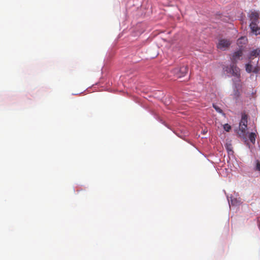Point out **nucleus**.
<instances>
[{
  "instance_id": "nucleus-1",
  "label": "nucleus",
  "mask_w": 260,
  "mask_h": 260,
  "mask_svg": "<svg viewBox=\"0 0 260 260\" xmlns=\"http://www.w3.org/2000/svg\"><path fill=\"white\" fill-rule=\"evenodd\" d=\"M231 43L232 42L230 40L225 39H220L217 45V47L219 49L225 50L230 47Z\"/></svg>"
},
{
  "instance_id": "nucleus-2",
  "label": "nucleus",
  "mask_w": 260,
  "mask_h": 260,
  "mask_svg": "<svg viewBox=\"0 0 260 260\" xmlns=\"http://www.w3.org/2000/svg\"><path fill=\"white\" fill-rule=\"evenodd\" d=\"M247 115L243 113L242 115V118L239 124V128L243 133H245L247 127Z\"/></svg>"
},
{
  "instance_id": "nucleus-3",
  "label": "nucleus",
  "mask_w": 260,
  "mask_h": 260,
  "mask_svg": "<svg viewBox=\"0 0 260 260\" xmlns=\"http://www.w3.org/2000/svg\"><path fill=\"white\" fill-rule=\"evenodd\" d=\"M243 54V50L241 49L234 52L231 58L232 62L237 63L238 60L242 59Z\"/></svg>"
},
{
  "instance_id": "nucleus-4",
  "label": "nucleus",
  "mask_w": 260,
  "mask_h": 260,
  "mask_svg": "<svg viewBox=\"0 0 260 260\" xmlns=\"http://www.w3.org/2000/svg\"><path fill=\"white\" fill-rule=\"evenodd\" d=\"M240 69L236 66V63H232L230 65V72L238 78L240 77Z\"/></svg>"
},
{
  "instance_id": "nucleus-5",
  "label": "nucleus",
  "mask_w": 260,
  "mask_h": 260,
  "mask_svg": "<svg viewBox=\"0 0 260 260\" xmlns=\"http://www.w3.org/2000/svg\"><path fill=\"white\" fill-rule=\"evenodd\" d=\"M249 17L251 21L250 23L258 24L259 23V14L257 12H251L249 14Z\"/></svg>"
},
{
  "instance_id": "nucleus-6",
  "label": "nucleus",
  "mask_w": 260,
  "mask_h": 260,
  "mask_svg": "<svg viewBox=\"0 0 260 260\" xmlns=\"http://www.w3.org/2000/svg\"><path fill=\"white\" fill-rule=\"evenodd\" d=\"M250 27L251 29V31L255 34V35H257L260 34V27L257 26V24H250Z\"/></svg>"
},
{
  "instance_id": "nucleus-7",
  "label": "nucleus",
  "mask_w": 260,
  "mask_h": 260,
  "mask_svg": "<svg viewBox=\"0 0 260 260\" xmlns=\"http://www.w3.org/2000/svg\"><path fill=\"white\" fill-rule=\"evenodd\" d=\"M188 72V68L187 66H182L180 68L179 73H178V77L180 78L184 76Z\"/></svg>"
},
{
  "instance_id": "nucleus-8",
  "label": "nucleus",
  "mask_w": 260,
  "mask_h": 260,
  "mask_svg": "<svg viewBox=\"0 0 260 260\" xmlns=\"http://www.w3.org/2000/svg\"><path fill=\"white\" fill-rule=\"evenodd\" d=\"M247 42V39L245 37H241L237 41V44L242 47V44H245Z\"/></svg>"
},
{
  "instance_id": "nucleus-9",
  "label": "nucleus",
  "mask_w": 260,
  "mask_h": 260,
  "mask_svg": "<svg viewBox=\"0 0 260 260\" xmlns=\"http://www.w3.org/2000/svg\"><path fill=\"white\" fill-rule=\"evenodd\" d=\"M246 71L248 73H251L252 72L254 73H257V69L255 68L254 70H253V67L251 64L249 63H247L246 64Z\"/></svg>"
},
{
  "instance_id": "nucleus-10",
  "label": "nucleus",
  "mask_w": 260,
  "mask_h": 260,
  "mask_svg": "<svg viewBox=\"0 0 260 260\" xmlns=\"http://www.w3.org/2000/svg\"><path fill=\"white\" fill-rule=\"evenodd\" d=\"M255 138L256 135L254 133H251L249 135V139L250 141V142L253 144L255 143Z\"/></svg>"
},
{
  "instance_id": "nucleus-11",
  "label": "nucleus",
  "mask_w": 260,
  "mask_h": 260,
  "mask_svg": "<svg viewBox=\"0 0 260 260\" xmlns=\"http://www.w3.org/2000/svg\"><path fill=\"white\" fill-rule=\"evenodd\" d=\"M259 53H260V51L258 49H255V50H253L251 52L250 55H251V56L256 57V56L259 55Z\"/></svg>"
},
{
  "instance_id": "nucleus-12",
  "label": "nucleus",
  "mask_w": 260,
  "mask_h": 260,
  "mask_svg": "<svg viewBox=\"0 0 260 260\" xmlns=\"http://www.w3.org/2000/svg\"><path fill=\"white\" fill-rule=\"evenodd\" d=\"M213 107L217 112L224 114L222 110L218 106L213 104Z\"/></svg>"
},
{
  "instance_id": "nucleus-13",
  "label": "nucleus",
  "mask_w": 260,
  "mask_h": 260,
  "mask_svg": "<svg viewBox=\"0 0 260 260\" xmlns=\"http://www.w3.org/2000/svg\"><path fill=\"white\" fill-rule=\"evenodd\" d=\"M223 128L225 131L229 132L231 129V126L228 124H225L223 125Z\"/></svg>"
},
{
  "instance_id": "nucleus-14",
  "label": "nucleus",
  "mask_w": 260,
  "mask_h": 260,
  "mask_svg": "<svg viewBox=\"0 0 260 260\" xmlns=\"http://www.w3.org/2000/svg\"><path fill=\"white\" fill-rule=\"evenodd\" d=\"M256 170L260 172V162L258 160L256 162Z\"/></svg>"
},
{
  "instance_id": "nucleus-15",
  "label": "nucleus",
  "mask_w": 260,
  "mask_h": 260,
  "mask_svg": "<svg viewBox=\"0 0 260 260\" xmlns=\"http://www.w3.org/2000/svg\"><path fill=\"white\" fill-rule=\"evenodd\" d=\"M231 202L232 205H235L236 204V199H231Z\"/></svg>"
},
{
  "instance_id": "nucleus-16",
  "label": "nucleus",
  "mask_w": 260,
  "mask_h": 260,
  "mask_svg": "<svg viewBox=\"0 0 260 260\" xmlns=\"http://www.w3.org/2000/svg\"><path fill=\"white\" fill-rule=\"evenodd\" d=\"M227 150L229 151V153L230 152H233V151L232 149L229 147V146H227Z\"/></svg>"
}]
</instances>
